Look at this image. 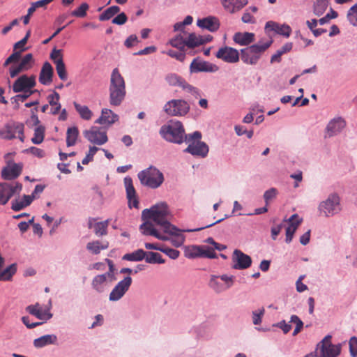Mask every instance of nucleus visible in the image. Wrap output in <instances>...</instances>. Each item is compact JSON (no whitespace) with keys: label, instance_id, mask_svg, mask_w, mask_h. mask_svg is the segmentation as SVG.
<instances>
[{"label":"nucleus","instance_id":"34","mask_svg":"<svg viewBox=\"0 0 357 357\" xmlns=\"http://www.w3.org/2000/svg\"><path fill=\"white\" fill-rule=\"evenodd\" d=\"M60 96L56 91H54L52 94L47 96L49 104L52 106L51 113L52 114H57L61 109V104L59 103Z\"/></svg>","mask_w":357,"mask_h":357},{"label":"nucleus","instance_id":"20","mask_svg":"<svg viewBox=\"0 0 357 357\" xmlns=\"http://www.w3.org/2000/svg\"><path fill=\"white\" fill-rule=\"evenodd\" d=\"M287 222L289 225L286 228V238L285 241L287 243L291 242L294 234L296 232L298 227L302 222L303 219L300 218L298 214H293L288 220H284Z\"/></svg>","mask_w":357,"mask_h":357},{"label":"nucleus","instance_id":"41","mask_svg":"<svg viewBox=\"0 0 357 357\" xmlns=\"http://www.w3.org/2000/svg\"><path fill=\"white\" fill-rule=\"evenodd\" d=\"M76 111L79 113L81 118L85 120H89L92 117V112L86 105H81L77 102L73 103Z\"/></svg>","mask_w":357,"mask_h":357},{"label":"nucleus","instance_id":"26","mask_svg":"<svg viewBox=\"0 0 357 357\" xmlns=\"http://www.w3.org/2000/svg\"><path fill=\"white\" fill-rule=\"evenodd\" d=\"M197 24L199 27L208 29L212 32L217 31L220 26L219 21L215 17H208L198 20Z\"/></svg>","mask_w":357,"mask_h":357},{"label":"nucleus","instance_id":"35","mask_svg":"<svg viewBox=\"0 0 357 357\" xmlns=\"http://www.w3.org/2000/svg\"><path fill=\"white\" fill-rule=\"evenodd\" d=\"M79 136L78 128L75 126L68 128L66 132V145L73 146L75 145Z\"/></svg>","mask_w":357,"mask_h":357},{"label":"nucleus","instance_id":"37","mask_svg":"<svg viewBox=\"0 0 357 357\" xmlns=\"http://www.w3.org/2000/svg\"><path fill=\"white\" fill-rule=\"evenodd\" d=\"M108 245V242H105L101 245L99 241H95L88 243L86 245V248L91 253L97 255L99 254L102 250L107 249Z\"/></svg>","mask_w":357,"mask_h":357},{"label":"nucleus","instance_id":"49","mask_svg":"<svg viewBox=\"0 0 357 357\" xmlns=\"http://www.w3.org/2000/svg\"><path fill=\"white\" fill-rule=\"evenodd\" d=\"M172 46L178 48L179 50L183 51L185 45V38L182 36L181 33L178 34L174 38L170 40Z\"/></svg>","mask_w":357,"mask_h":357},{"label":"nucleus","instance_id":"63","mask_svg":"<svg viewBox=\"0 0 357 357\" xmlns=\"http://www.w3.org/2000/svg\"><path fill=\"white\" fill-rule=\"evenodd\" d=\"M291 32V27L287 24L278 25V28L277 29V33L284 36L285 37H289Z\"/></svg>","mask_w":357,"mask_h":357},{"label":"nucleus","instance_id":"9","mask_svg":"<svg viewBox=\"0 0 357 357\" xmlns=\"http://www.w3.org/2000/svg\"><path fill=\"white\" fill-rule=\"evenodd\" d=\"M319 210L321 215L326 217L333 216L340 210V197L337 194H331L326 201L320 203Z\"/></svg>","mask_w":357,"mask_h":357},{"label":"nucleus","instance_id":"57","mask_svg":"<svg viewBox=\"0 0 357 357\" xmlns=\"http://www.w3.org/2000/svg\"><path fill=\"white\" fill-rule=\"evenodd\" d=\"M161 252L166 254L169 258L176 259L178 257L180 252L177 250L162 246Z\"/></svg>","mask_w":357,"mask_h":357},{"label":"nucleus","instance_id":"60","mask_svg":"<svg viewBox=\"0 0 357 357\" xmlns=\"http://www.w3.org/2000/svg\"><path fill=\"white\" fill-rule=\"evenodd\" d=\"M349 351L351 357H357V337L354 336L349 340Z\"/></svg>","mask_w":357,"mask_h":357},{"label":"nucleus","instance_id":"30","mask_svg":"<svg viewBox=\"0 0 357 357\" xmlns=\"http://www.w3.org/2000/svg\"><path fill=\"white\" fill-rule=\"evenodd\" d=\"M118 120V116L113 113L111 109H102L101 116L98 119L96 123L105 125L112 124Z\"/></svg>","mask_w":357,"mask_h":357},{"label":"nucleus","instance_id":"43","mask_svg":"<svg viewBox=\"0 0 357 357\" xmlns=\"http://www.w3.org/2000/svg\"><path fill=\"white\" fill-rule=\"evenodd\" d=\"M209 286L216 292H222L227 290L219 276L213 275L210 280Z\"/></svg>","mask_w":357,"mask_h":357},{"label":"nucleus","instance_id":"56","mask_svg":"<svg viewBox=\"0 0 357 357\" xmlns=\"http://www.w3.org/2000/svg\"><path fill=\"white\" fill-rule=\"evenodd\" d=\"M202 257L214 259L217 257V255L214 249L208 246H202Z\"/></svg>","mask_w":357,"mask_h":357},{"label":"nucleus","instance_id":"14","mask_svg":"<svg viewBox=\"0 0 357 357\" xmlns=\"http://www.w3.org/2000/svg\"><path fill=\"white\" fill-rule=\"evenodd\" d=\"M84 135L90 142L97 145H102L108 140L106 131L95 126L85 130Z\"/></svg>","mask_w":357,"mask_h":357},{"label":"nucleus","instance_id":"62","mask_svg":"<svg viewBox=\"0 0 357 357\" xmlns=\"http://www.w3.org/2000/svg\"><path fill=\"white\" fill-rule=\"evenodd\" d=\"M98 151V148L96 146L90 147L89 153L86 154V157L82 160V164L87 165L90 161H92L94 155Z\"/></svg>","mask_w":357,"mask_h":357},{"label":"nucleus","instance_id":"36","mask_svg":"<svg viewBox=\"0 0 357 357\" xmlns=\"http://www.w3.org/2000/svg\"><path fill=\"white\" fill-rule=\"evenodd\" d=\"M146 252L142 249H138L131 253H127L122 257L123 260L130 261H139L144 259Z\"/></svg>","mask_w":357,"mask_h":357},{"label":"nucleus","instance_id":"44","mask_svg":"<svg viewBox=\"0 0 357 357\" xmlns=\"http://www.w3.org/2000/svg\"><path fill=\"white\" fill-rule=\"evenodd\" d=\"M120 10V8L117 6H112L107 9H106L101 15L99 16V20L100 21H105L111 19L114 15L117 14Z\"/></svg>","mask_w":357,"mask_h":357},{"label":"nucleus","instance_id":"32","mask_svg":"<svg viewBox=\"0 0 357 357\" xmlns=\"http://www.w3.org/2000/svg\"><path fill=\"white\" fill-rule=\"evenodd\" d=\"M331 0H314L312 5L313 13L317 16H321L330 5Z\"/></svg>","mask_w":357,"mask_h":357},{"label":"nucleus","instance_id":"3","mask_svg":"<svg viewBox=\"0 0 357 357\" xmlns=\"http://www.w3.org/2000/svg\"><path fill=\"white\" fill-rule=\"evenodd\" d=\"M273 43L272 40L250 45L241 50V59L243 63L248 65H256L263 54L268 50Z\"/></svg>","mask_w":357,"mask_h":357},{"label":"nucleus","instance_id":"10","mask_svg":"<svg viewBox=\"0 0 357 357\" xmlns=\"http://www.w3.org/2000/svg\"><path fill=\"white\" fill-rule=\"evenodd\" d=\"M22 185L19 182L0 183V205H5L15 195H19Z\"/></svg>","mask_w":357,"mask_h":357},{"label":"nucleus","instance_id":"1","mask_svg":"<svg viewBox=\"0 0 357 357\" xmlns=\"http://www.w3.org/2000/svg\"><path fill=\"white\" fill-rule=\"evenodd\" d=\"M170 212L168 206L165 202L157 204L149 209L142 211L143 220H151L158 225H160L163 231H167L168 228H174L169 221Z\"/></svg>","mask_w":357,"mask_h":357},{"label":"nucleus","instance_id":"12","mask_svg":"<svg viewBox=\"0 0 357 357\" xmlns=\"http://www.w3.org/2000/svg\"><path fill=\"white\" fill-rule=\"evenodd\" d=\"M165 80L170 86H180L183 90L191 93L196 98L200 96L199 90L197 88L189 84L188 82H185V79H183L181 77L175 73L168 74L165 77Z\"/></svg>","mask_w":357,"mask_h":357},{"label":"nucleus","instance_id":"23","mask_svg":"<svg viewBox=\"0 0 357 357\" xmlns=\"http://www.w3.org/2000/svg\"><path fill=\"white\" fill-rule=\"evenodd\" d=\"M22 165L13 163L10 167H4L1 171V177L5 180H13L17 178L22 173Z\"/></svg>","mask_w":357,"mask_h":357},{"label":"nucleus","instance_id":"16","mask_svg":"<svg viewBox=\"0 0 357 357\" xmlns=\"http://www.w3.org/2000/svg\"><path fill=\"white\" fill-rule=\"evenodd\" d=\"M33 59L32 54H26L18 65H12L9 69V76L10 78L17 77L20 73L27 70L32 67Z\"/></svg>","mask_w":357,"mask_h":357},{"label":"nucleus","instance_id":"21","mask_svg":"<svg viewBox=\"0 0 357 357\" xmlns=\"http://www.w3.org/2000/svg\"><path fill=\"white\" fill-rule=\"evenodd\" d=\"M185 152L190 153L193 155L204 158L208 153V147L206 143L200 141H194L185 149Z\"/></svg>","mask_w":357,"mask_h":357},{"label":"nucleus","instance_id":"25","mask_svg":"<svg viewBox=\"0 0 357 357\" xmlns=\"http://www.w3.org/2000/svg\"><path fill=\"white\" fill-rule=\"evenodd\" d=\"M53 74L52 65L47 61L45 62L40 73L39 82L43 85H50L52 82Z\"/></svg>","mask_w":357,"mask_h":357},{"label":"nucleus","instance_id":"64","mask_svg":"<svg viewBox=\"0 0 357 357\" xmlns=\"http://www.w3.org/2000/svg\"><path fill=\"white\" fill-rule=\"evenodd\" d=\"M219 278L227 289L230 288L234 284V277L232 275L228 276L227 275H222L221 276H219Z\"/></svg>","mask_w":357,"mask_h":357},{"label":"nucleus","instance_id":"27","mask_svg":"<svg viewBox=\"0 0 357 357\" xmlns=\"http://www.w3.org/2000/svg\"><path fill=\"white\" fill-rule=\"evenodd\" d=\"M233 40L236 44L247 46L255 41V34L249 32H236L233 36Z\"/></svg>","mask_w":357,"mask_h":357},{"label":"nucleus","instance_id":"39","mask_svg":"<svg viewBox=\"0 0 357 357\" xmlns=\"http://www.w3.org/2000/svg\"><path fill=\"white\" fill-rule=\"evenodd\" d=\"M17 266L13 264L4 270H0V281L10 280L12 276L16 273Z\"/></svg>","mask_w":357,"mask_h":357},{"label":"nucleus","instance_id":"6","mask_svg":"<svg viewBox=\"0 0 357 357\" xmlns=\"http://www.w3.org/2000/svg\"><path fill=\"white\" fill-rule=\"evenodd\" d=\"M223 219H220V220H217L216 222L211 223L209 225H207L204 227H202L200 228H197V229H191L181 230V229H178L177 227H176L174 225H172V227L174 228V229L172 228L171 229L168 228L167 230H169V231H164V233L167 234L170 236L169 241L171 242V243L174 247L179 248L184 243L185 239V237L183 234H182V232L198 231H200L205 228L212 227L214 225H215L216 223L220 222Z\"/></svg>","mask_w":357,"mask_h":357},{"label":"nucleus","instance_id":"48","mask_svg":"<svg viewBox=\"0 0 357 357\" xmlns=\"http://www.w3.org/2000/svg\"><path fill=\"white\" fill-rule=\"evenodd\" d=\"M124 184L128 199H130L134 197H136V191L133 186L132 178L130 177H126L124 178Z\"/></svg>","mask_w":357,"mask_h":357},{"label":"nucleus","instance_id":"40","mask_svg":"<svg viewBox=\"0 0 357 357\" xmlns=\"http://www.w3.org/2000/svg\"><path fill=\"white\" fill-rule=\"evenodd\" d=\"M109 224V220L94 223L93 229L95 234L98 236L106 235L107 234V227Z\"/></svg>","mask_w":357,"mask_h":357},{"label":"nucleus","instance_id":"8","mask_svg":"<svg viewBox=\"0 0 357 357\" xmlns=\"http://www.w3.org/2000/svg\"><path fill=\"white\" fill-rule=\"evenodd\" d=\"M340 345L331 343V336L326 335L317 346L316 353L319 357H337L340 354Z\"/></svg>","mask_w":357,"mask_h":357},{"label":"nucleus","instance_id":"59","mask_svg":"<svg viewBox=\"0 0 357 357\" xmlns=\"http://www.w3.org/2000/svg\"><path fill=\"white\" fill-rule=\"evenodd\" d=\"M264 308L259 309L258 310L252 312V322L255 325L261 324V317L264 315Z\"/></svg>","mask_w":357,"mask_h":357},{"label":"nucleus","instance_id":"50","mask_svg":"<svg viewBox=\"0 0 357 357\" xmlns=\"http://www.w3.org/2000/svg\"><path fill=\"white\" fill-rule=\"evenodd\" d=\"M56 73L60 78V79L63 81H66L68 79V74L66 71V65L63 61H56Z\"/></svg>","mask_w":357,"mask_h":357},{"label":"nucleus","instance_id":"22","mask_svg":"<svg viewBox=\"0 0 357 357\" xmlns=\"http://www.w3.org/2000/svg\"><path fill=\"white\" fill-rule=\"evenodd\" d=\"M346 123L343 119L341 117L334 118L331 120L326 128V135L331 137L340 133L342 130L345 127Z\"/></svg>","mask_w":357,"mask_h":357},{"label":"nucleus","instance_id":"55","mask_svg":"<svg viewBox=\"0 0 357 357\" xmlns=\"http://www.w3.org/2000/svg\"><path fill=\"white\" fill-rule=\"evenodd\" d=\"M23 152L26 153H31L39 158H42L45 155V153L43 149L35 146H31L29 149H26Z\"/></svg>","mask_w":357,"mask_h":357},{"label":"nucleus","instance_id":"47","mask_svg":"<svg viewBox=\"0 0 357 357\" xmlns=\"http://www.w3.org/2000/svg\"><path fill=\"white\" fill-rule=\"evenodd\" d=\"M45 137V128L42 126L36 127L34 130L33 137L31 138V142L35 144H40L44 140Z\"/></svg>","mask_w":357,"mask_h":357},{"label":"nucleus","instance_id":"52","mask_svg":"<svg viewBox=\"0 0 357 357\" xmlns=\"http://www.w3.org/2000/svg\"><path fill=\"white\" fill-rule=\"evenodd\" d=\"M36 91H37L36 90H33V89L31 90L22 91H21V93H22L16 95L15 96L11 98V100H13L14 102H16L17 101L24 102L29 97H30L33 93H35Z\"/></svg>","mask_w":357,"mask_h":357},{"label":"nucleus","instance_id":"38","mask_svg":"<svg viewBox=\"0 0 357 357\" xmlns=\"http://www.w3.org/2000/svg\"><path fill=\"white\" fill-rule=\"evenodd\" d=\"M203 41L201 36H197L195 33H191L185 38V45L189 48H194L195 47L203 45Z\"/></svg>","mask_w":357,"mask_h":357},{"label":"nucleus","instance_id":"28","mask_svg":"<svg viewBox=\"0 0 357 357\" xmlns=\"http://www.w3.org/2000/svg\"><path fill=\"white\" fill-rule=\"evenodd\" d=\"M26 312L29 314L36 317L39 319H50L52 314L45 311H43L39 303L35 305H30L26 307Z\"/></svg>","mask_w":357,"mask_h":357},{"label":"nucleus","instance_id":"18","mask_svg":"<svg viewBox=\"0 0 357 357\" xmlns=\"http://www.w3.org/2000/svg\"><path fill=\"white\" fill-rule=\"evenodd\" d=\"M218 70V67L215 64L198 59H194L190 65V71L191 73H197L199 72L215 73Z\"/></svg>","mask_w":357,"mask_h":357},{"label":"nucleus","instance_id":"24","mask_svg":"<svg viewBox=\"0 0 357 357\" xmlns=\"http://www.w3.org/2000/svg\"><path fill=\"white\" fill-rule=\"evenodd\" d=\"M111 275V273H105L95 276L91 282L92 287L98 293L103 292L108 283L110 282L108 276Z\"/></svg>","mask_w":357,"mask_h":357},{"label":"nucleus","instance_id":"46","mask_svg":"<svg viewBox=\"0 0 357 357\" xmlns=\"http://www.w3.org/2000/svg\"><path fill=\"white\" fill-rule=\"evenodd\" d=\"M146 221L141 225L140 230L144 235L146 236H153L157 233V229L153 227V224L150 222L148 220H145Z\"/></svg>","mask_w":357,"mask_h":357},{"label":"nucleus","instance_id":"15","mask_svg":"<svg viewBox=\"0 0 357 357\" xmlns=\"http://www.w3.org/2000/svg\"><path fill=\"white\" fill-rule=\"evenodd\" d=\"M132 281L131 277L127 276L119 282L109 294V301H117L120 300L129 289Z\"/></svg>","mask_w":357,"mask_h":357},{"label":"nucleus","instance_id":"13","mask_svg":"<svg viewBox=\"0 0 357 357\" xmlns=\"http://www.w3.org/2000/svg\"><path fill=\"white\" fill-rule=\"evenodd\" d=\"M36 84V77L33 75L27 76L23 75L16 79L13 82L12 89L14 93H21L22 91L31 90Z\"/></svg>","mask_w":357,"mask_h":357},{"label":"nucleus","instance_id":"31","mask_svg":"<svg viewBox=\"0 0 357 357\" xmlns=\"http://www.w3.org/2000/svg\"><path fill=\"white\" fill-rule=\"evenodd\" d=\"M57 340V337L55 335H43L33 341V345L36 348H42L49 344H54Z\"/></svg>","mask_w":357,"mask_h":357},{"label":"nucleus","instance_id":"53","mask_svg":"<svg viewBox=\"0 0 357 357\" xmlns=\"http://www.w3.org/2000/svg\"><path fill=\"white\" fill-rule=\"evenodd\" d=\"M88 9L89 5L86 3H82L77 9L72 12V15L77 17H84L86 15Z\"/></svg>","mask_w":357,"mask_h":357},{"label":"nucleus","instance_id":"19","mask_svg":"<svg viewBox=\"0 0 357 357\" xmlns=\"http://www.w3.org/2000/svg\"><path fill=\"white\" fill-rule=\"evenodd\" d=\"M232 260L234 262L232 267L234 269H245L249 268L252 264L251 257L239 250H235L234 251Z\"/></svg>","mask_w":357,"mask_h":357},{"label":"nucleus","instance_id":"54","mask_svg":"<svg viewBox=\"0 0 357 357\" xmlns=\"http://www.w3.org/2000/svg\"><path fill=\"white\" fill-rule=\"evenodd\" d=\"M163 53L167 54L169 56L172 58H175L179 61L183 62L185 59V54L183 52V51L180 50L179 52H176L172 50H169L167 52H164Z\"/></svg>","mask_w":357,"mask_h":357},{"label":"nucleus","instance_id":"61","mask_svg":"<svg viewBox=\"0 0 357 357\" xmlns=\"http://www.w3.org/2000/svg\"><path fill=\"white\" fill-rule=\"evenodd\" d=\"M277 194H278L277 190L273 188L266 190L264 192V199L265 200L266 205L268 204L270 201H271L273 199L275 198Z\"/></svg>","mask_w":357,"mask_h":357},{"label":"nucleus","instance_id":"58","mask_svg":"<svg viewBox=\"0 0 357 357\" xmlns=\"http://www.w3.org/2000/svg\"><path fill=\"white\" fill-rule=\"evenodd\" d=\"M21 54L20 52H14L13 54H11L4 61L3 66V67H6L10 63L17 62L20 59Z\"/></svg>","mask_w":357,"mask_h":357},{"label":"nucleus","instance_id":"2","mask_svg":"<svg viewBox=\"0 0 357 357\" xmlns=\"http://www.w3.org/2000/svg\"><path fill=\"white\" fill-rule=\"evenodd\" d=\"M109 103L112 106H119L126 96V84L123 77L117 68L113 70L109 84Z\"/></svg>","mask_w":357,"mask_h":357},{"label":"nucleus","instance_id":"7","mask_svg":"<svg viewBox=\"0 0 357 357\" xmlns=\"http://www.w3.org/2000/svg\"><path fill=\"white\" fill-rule=\"evenodd\" d=\"M24 125L17 122H9L0 129V138L6 140H11L17 137L18 134L19 139L24 142Z\"/></svg>","mask_w":357,"mask_h":357},{"label":"nucleus","instance_id":"45","mask_svg":"<svg viewBox=\"0 0 357 357\" xmlns=\"http://www.w3.org/2000/svg\"><path fill=\"white\" fill-rule=\"evenodd\" d=\"M202 246L201 245H192L188 247L185 250V255L190 259L202 257Z\"/></svg>","mask_w":357,"mask_h":357},{"label":"nucleus","instance_id":"29","mask_svg":"<svg viewBox=\"0 0 357 357\" xmlns=\"http://www.w3.org/2000/svg\"><path fill=\"white\" fill-rule=\"evenodd\" d=\"M248 3V0H223L224 8L231 13L242 9Z\"/></svg>","mask_w":357,"mask_h":357},{"label":"nucleus","instance_id":"42","mask_svg":"<svg viewBox=\"0 0 357 357\" xmlns=\"http://www.w3.org/2000/svg\"><path fill=\"white\" fill-rule=\"evenodd\" d=\"M144 259L149 264H164L165 262L160 254L153 252H146Z\"/></svg>","mask_w":357,"mask_h":357},{"label":"nucleus","instance_id":"11","mask_svg":"<svg viewBox=\"0 0 357 357\" xmlns=\"http://www.w3.org/2000/svg\"><path fill=\"white\" fill-rule=\"evenodd\" d=\"M164 110L169 116H184L189 112L190 106L183 100H172L165 105Z\"/></svg>","mask_w":357,"mask_h":357},{"label":"nucleus","instance_id":"5","mask_svg":"<svg viewBox=\"0 0 357 357\" xmlns=\"http://www.w3.org/2000/svg\"><path fill=\"white\" fill-rule=\"evenodd\" d=\"M160 133L166 140L181 144L183 142L185 130L181 122L176 121H172L168 126H162Z\"/></svg>","mask_w":357,"mask_h":357},{"label":"nucleus","instance_id":"33","mask_svg":"<svg viewBox=\"0 0 357 357\" xmlns=\"http://www.w3.org/2000/svg\"><path fill=\"white\" fill-rule=\"evenodd\" d=\"M33 202V198L29 195H24L22 199H15L12 201L11 208L15 211H20L29 206Z\"/></svg>","mask_w":357,"mask_h":357},{"label":"nucleus","instance_id":"17","mask_svg":"<svg viewBox=\"0 0 357 357\" xmlns=\"http://www.w3.org/2000/svg\"><path fill=\"white\" fill-rule=\"evenodd\" d=\"M215 56L229 63H234L239 61L238 51L236 49L228 46L220 47L216 52Z\"/></svg>","mask_w":357,"mask_h":357},{"label":"nucleus","instance_id":"4","mask_svg":"<svg viewBox=\"0 0 357 357\" xmlns=\"http://www.w3.org/2000/svg\"><path fill=\"white\" fill-rule=\"evenodd\" d=\"M137 176L143 185L152 189L158 188L164 181L162 173L153 166L139 172Z\"/></svg>","mask_w":357,"mask_h":357},{"label":"nucleus","instance_id":"51","mask_svg":"<svg viewBox=\"0 0 357 357\" xmlns=\"http://www.w3.org/2000/svg\"><path fill=\"white\" fill-rule=\"evenodd\" d=\"M347 19L352 25L357 26V3L348 10Z\"/></svg>","mask_w":357,"mask_h":357}]
</instances>
